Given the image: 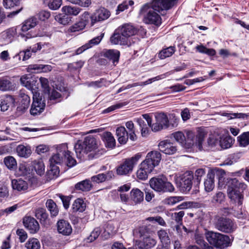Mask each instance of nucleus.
<instances>
[{
	"label": "nucleus",
	"instance_id": "f257e3e1",
	"mask_svg": "<svg viewBox=\"0 0 249 249\" xmlns=\"http://www.w3.org/2000/svg\"><path fill=\"white\" fill-rule=\"evenodd\" d=\"M178 0H153L144 4L140 9V13L143 17L146 23L159 26L161 23V18L158 13L171 8Z\"/></svg>",
	"mask_w": 249,
	"mask_h": 249
},
{
	"label": "nucleus",
	"instance_id": "f03ea898",
	"mask_svg": "<svg viewBox=\"0 0 249 249\" xmlns=\"http://www.w3.org/2000/svg\"><path fill=\"white\" fill-rule=\"evenodd\" d=\"M77 158H86L89 160L100 157L103 154L97 146L96 139L91 136L86 137L84 141L77 142L74 145Z\"/></svg>",
	"mask_w": 249,
	"mask_h": 249
},
{
	"label": "nucleus",
	"instance_id": "7ed1b4c3",
	"mask_svg": "<svg viewBox=\"0 0 249 249\" xmlns=\"http://www.w3.org/2000/svg\"><path fill=\"white\" fill-rule=\"evenodd\" d=\"M50 165H65L71 168L76 164V160L72 157L71 152L68 150L66 143L57 146L56 153L53 154L49 160Z\"/></svg>",
	"mask_w": 249,
	"mask_h": 249
},
{
	"label": "nucleus",
	"instance_id": "20e7f679",
	"mask_svg": "<svg viewBox=\"0 0 249 249\" xmlns=\"http://www.w3.org/2000/svg\"><path fill=\"white\" fill-rule=\"evenodd\" d=\"M227 194L228 197L235 203L241 205L243 195L242 192L246 189L247 185L237 178H230L228 182Z\"/></svg>",
	"mask_w": 249,
	"mask_h": 249
},
{
	"label": "nucleus",
	"instance_id": "39448f33",
	"mask_svg": "<svg viewBox=\"0 0 249 249\" xmlns=\"http://www.w3.org/2000/svg\"><path fill=\"white\" fill-rule=\"evenodd\" d=\"M205 236L210 244L216 248L223 249L231 245V240L227 235L206 230Z\"/></svg>",
	"mask_w": 249,
	"mask_h": 249
},
{
	"label": "nucleus",
	"instance_id": "423d86ee",
	"mask_svg": "<svg viewBox=\"0 0 249 249\" xmlns=\"http://www.w3.org/2000/svg\"><path fill=\"white\" fill-rule=\"evenodd\" d=\"M149 184L151 188L158 192H172L175 190L172 184L164 176L152 178Z\"/></svg>",
	"mask_w": 249,
	"mask_h": 249
},
{
	"label": "nucleus",
	"instance_id": "0eeeda50",
	"mask_svg": "<svg viewBox=\"0 0 249 249\" xmlns=\"http://www.w3.org/2000/svg\"><path fill=\"white\" fill-rule=\"evenodd\" d=\"M141 156L137 154L130 158L126 159L119 165L116 169L117 174L119 175H126L131 172L133 168L141 158Z\"/></svg>",
	"mask_w": 249,
	"mask_h": 249
},
{
	"label": "nucleus",
	"instance_id": "6e6552de",
	"mask_svg": "<svg viewBox=\"0 0 249 249\" xmlns=\"http://www.w3.org/2000/svg\"><path fill=\"white\" fill-rule=\"evenodd\" d=\"M206 135V133L202 129H199L197 134L195 135L194 132L189 131L186 133V142L189 144H197L200 149L202 148V143Z\"/></svg>",
	"mask_w": 249,
	"mask_h": 249
},
{
	"label": "nucleus",
	"instance_id": "1a4fd4ad",
	"mask_svg": "<svg viewBox=\"0 0 249 249\" xmlns=\"http://www.w3.org/2000/svg\"><path fill=\"white\" fill-rule=\"evenodd\" d=\"M215 226L218 231L226 233L232 232L236 229V225L232 220L224 217L218 218Z\"/></svg>",
	"mask_w": 249,
	"mask_h": 249
},
{
	"label": "nucleus",
	"instance_id": "9d476101",
	"mask_svg": "<svg viewBox=\"0 0 249 249\" xmlns=\"http://www.w3.org/2000/svg\"><path fill=\"white\" fill-rule=\"evenodd\" d=\"M156 122L151 125V129L154 132L161 130L163 128L170 127L169 120L164 113H156L155 115Z\"/></svg>",
	"mask_w": 249,
	"mask_h": 249
},
{
	"label": "nucleus",
	"instance_id": "9b49d317",
	"mask_svg": "<svg viewBox=\"0 0 249 249\" xmlns=\"http://www.w3.org/2000/svg\"><path fill=\"white\" fill-rule=\"evenodd\" d=\"M161 159V154L158 151H152L148 152L145 159L142 162L145 163L153 170L155 166L159 165Z\"/></svg>",
	"mask_w": 249,
	"mask_h": 249
},
{
	"label": "nucleus",
	"instance_id": "f8f14e48",
	"mask_svg": "<svg viewBox=\"0 0 249 249\" xmlns=\"http://www.w3.org/2000/svg\"><path fill=\"white\" fill-rule=\"evenodd\" d=\"M194 178L192 171H186L183 175L179 182V187L181 191L188 192L192 188L193 180Z\"/></svg>",
	"mask_w": 249,
	"mask_h": 249
},
{
	"label": "nucleus",
	"instance_id": "ddd939ff",
	"mask_svg": "<svg viewBox=\"0 0 249 249\" xmlns=\"http://www.w3.org/2000/svg\"><path fill=\"white\" fill-rule=\"evenodd\" d=\"M32 103V115H36L41 112L44 109L45 103L42 96L37 92L33 93Z\"/></svg>",
	"mask_w": 249,
	"mask_h": 249
},
{
	"label": "nucleus",
	"instance_id": "4468645a",
	"mask_svg": "<svg viewBox=\"0 0 249 249\" xmlns=\"http://www.w3.org/2000/svg\"><path fill=\"white\" fill-rule=\"evenodd\" d=\"M159 150L165 154L172 155L177 151V146L169 140H166L161 141L158 144Z\"/></svg>",
	"mask_w": 249,
	"mask_h": 249
},
{
	"label": "nucleus",
	"instance_id": "2eb2a0df",
	"mask_svg": "<svg viewBox=\"0 0 249 249\" xmlns=\"http://www.w3.org/2000/svg\"><path fill=\"white\" fill-rule=\"evenodd\" d=\"M101 54L102 56L112 61L114 65L118 62L120 55V52L114 49H104Z\"/></svg>",
	"mask_w": 249,
	"mask_h": 249
},
{
	"label": "nucleus",
	"instance_id": "dca6fc26",
	"mask_svg": "<svg viewBox=\"0 0 249 249\" xmlns=\"http://www.w3.org/2000/svg\"><path fill=\"white\" fill-rule=\"evenodd\" d=\"M110 16V12L107 9L101 7L93 14V22L102 21L107 19Z\"/></svg>",
	"mask_w": 249,
	"mask_h": 249
},
{
	"label": "nucleus",
	"instance_id": "f3484780",
	"mask_svg": "<svg viewBox=\"0 0 249 249\" xmlns=\"http://www.w3.org/2000/svg\"><path fill=\"white\" fill-rule=\"evenodd\" d=\"M57 227L58 232L64 235H69L72 232V228L70 224L64 219L58 221Z\"/></svg>",
	"mask_w": 249,
	"mask_h": 249
},
{
	"label": "nucleus",
	"instance_id": "a211bd4d",
	"mask_svg": "<svg viewBox=\"0 0 249 249\" xmlns=\"http://www.w3.org/2000/svg\"><path fill=\"white\" fill-rule=\"evenodd\" d=\"M136 243L140 249H150L156 245L157 241L150 236H147L144 237L142 241L136 240Z\"/></svg>",
	"mask_w": 249,
	"mask_h": 249
},
{
	"label": "nucleus",
	"instance_id": "6ab92c4d",
	"mask_svg": "<svg viewBox=\"0 0 249 249\" xmlns=\"http://www.w3.org/2000/svg\"><path fill=\"white\" fill-rule=\"evenodd\" d=\"M31 166L26 162H23L19 164L18 168L17 171V174L18 176H23L29 181L31 179Z\"/></svg>",
	"mask_w": 249,
	"mask_h": 249
},
{
	"label": "nucleus",
	"instance_id": "aec40b11",
	"mask_svg": "<svg viewBox=\"0 0 249 249\" xmlns=\"http://www.w3.org/2000/svg\"><path fill=\"white\" fill-rule=\"evenodd\" d=\"M207 175L213 180H214L215 178L218 179V183L220 185V183L223 182L225 172L221 169L215 168L210 169Z\"/></svg>",
	"mask_w": 249,
	"mask_h": 249
},
{
	"label": "nucleus",
	"instance_id": "412c9836",
	"mask_svg": "<svg viewBox=\"0 0 249 249\" xmlns=\"http://www.w3.org/2000/svg\"><path fill=\"white\" fill-rule=\"evenodd\" d=\"M20 35L25 37V40L31 38V20L30 19L26 20L20 27Z\"/></svg>",
	"mask_w": 249,
	"mask_h": 249
},
{
	"label": "nucleus",
	"instance_id": "4be33fe9",
	"mask_svg": "<svg viewBox=\"0 0 249 249\" xmlns=\"http://www.w3.org/2000/svg\"><path fill=\"white\" fill-rule=\"evenodd\" d=\"M153 170L147 165L142 162L140 165V168L136 173L137 177L141 180H144L148 178V175L150 174Z\"/></svg>",
	"mask_w": 249,
	"mask_h": 249
},
{
	"label": "nucleus",
	"instance_id": "5701e85b",
	"mask_svg": "<svg viewBox=\"0 0 249 249\" xmlns=\"http://www.w3.org/2000/svg\"><path fill=\"white\" fill-rule=\"evenodd\" d=\"M111 43L114 44L125 45L127 44V39L118 29L110 37Z\"/></svg>",
	"mask_w": 249,
	"mask_h": 249
},
{
	"label": "nucleus",
	"instance_id": "b1692460",
	"mask_svg": "<svg viewBox=\"0 0 249 249\" xmlns=\"http://www.w3.org/2000/svg\"><path fill=\"white\" fill-rule=\"evenodd\" d=\"M121 32L122 35L125 37L127 39L128 38L135 35L137 33L136 29L132 25L126 24L118 29Z\"/></svg>",
	"mask_w": 249,
	"mask_h": 249
},
{
	"label": "nucleus",
	"instance_id": "393cba45",
	"mask_svg": "<svg viewBox=\"0 0 249 249\" xmlns=\"http://www.w3.org/2000/svg\"><path fill=\"white\" fill-rule=\"evenodd\" d=\"M116 134L118 142L121 144H125L128 138V133L124 126L118 127L116 130Z\"/></svg>",
	"mask_w": 249,
	"mask_h": 249
},
{
	"label": "nucleus",
	"instance_id": "a878e982",
	"mask_svg": "<svg viewBox=\"0 0 249 249\" xmlns=\"http://www.w3.org/2000/svg\"><path fill=\"white\" fill-rule=\"evenodd\" d=\"M51 16L50 12L46 10L39 11L36 16L32 17V28L37 24V18L41 21H45L48 19Z\"/></svg>",
	"mask_w": 249,
	"mask_h": 249
},
{
	"label": "nucleus",
	"instance_id": "bb28decb",
	"mask_svg": "<svg viewBox=\"0 0 249 249\" xmlns=\"http://www.w3.org/2000/svg\"><path fill=\"white\" fill-rule=\"evenodd\" d=\"M36 217L40 221L41 224L45 225L48 219L49 215L46 210L42 208H39L35 212Z\"/></svg>",
	"mask_w": 249,
	"mask_h": 249
},
{
	"label": "nucleus",
	"instance_id": "cd10ccee",
	"mask_svg": "<svg viewBox=\"0 0 249 249\" xmlns=\"http://www.w3.org/2000/svg\"><path fill=\"white\" fill-rule=\"evenodd\" d=\"M149 232V229L146 226L143 225L134 229L133 234L135 238L139 239L146 236Z\"/></svg>",
	"mask_w": 249,
	"mask_h": 249
},
{
	"label": "nucleus",
	"instance_id": "c85d7f7f",
	"mask_svg": "<svg viewBox=\"0 0 249 249\" xmlns=\"http://www.w3.org/2000/svg\"><path fill=\"white\" fill-rule=\"evenodd\" d=\"M16 151L18 156L24 158L29 157L31 153L30 145L25 146L23 144H20L17 146Z\"/></svg>",
	"mask_w": 249,
	"mask_h": 249
},
{
	"label": "nucleus",
	"instance_id": "c756f323",
	"mask_svg": "<svg viewBox=\"0 0 249 249\" xmlns=\"http://www.w3.org/2000/svg\"><path fill=\"white\" fill-rule=\"evenodd\" d=\"M102 139L105 143L106 146L113 148L115 145V140L110 132H105L102 134Z\"/></svg>",
	"mask_w": 249,
	"mask_h": 249
},
{
	"label": "nucleus",
	"instance_id": "7c9ffc66",
	"mask_svg": "<svg viewBox=\"0 0 249 249\" xmlns=\"http://www.w3.org/2000/svg\"><path fill=\"white\" fill-rule=\"evenodd\" d=\"M143 193L139 189H133L130 192L131 200L135 203L141 202L143 200Z\"/></svg>",
	"mask_w": 249,
	"mask_h": 249
},
{
	"label": "nucleus",
	"instance_id": "2f4dec72",
	"mask_svg": "<svg viewBox=\"0 0 249 249\" xmlns=\"http://www.w3.org/2000/svg\"><path fill=\"white\" fill-rule=\"evenodd\" d=\"M14 31L11 30L3 32L0 36V43L1 45H6L10 43L14 37Z\"/></svg>",
	"mask_w": 249,
	"mask_h": 249
},
{
	"label": "nucleus",
	"instance_id": "473e14b6",
	"mask_svg": "<svg viewBox=\"0 0 249 249\" xmlns=\"http://www.w3.org/2000/svg\"><path fill=\"white\" fill-rule=\"evenodd\" d=\"M14 99L10 95H6L0 100L1 110L5 111L8 110L9 106L14 103Z\"/></svg>",
	"mask_w": 249,
	"mask_h": 249
},
{
	"label": "nucleus",
	"instance_id": "72a5a7b5",
	"mask_svg": "<svg viewBox=\"0 0 249 249\" xmlns=\"http://www.w3.org/2000/svg\"><path fill=\"white\" fill-rule=\"evenodd\" d=\"M46 206L50 212L51 217H55L58 215L59 209L53 200L48 199L46 202Z\"/></svg>",
	"mask_w": 249,
	"mask_h": 249
},
{
	"label": "nucleus",
	"instance_id": "f704fd0d",
	"mask_svg": "<svg viewBox=\"0 0 249 249\" xmlns=\"http://www.w3.org/2000/svg\"><path fill=\"white\" fill-rule=\"evenodd\" d=\"M86 208V204L81 198L76 199L72 205V209L73 212H84Z\"/></svg>",
	"mask_w": 249,
	"mask_h": 249
},
{
	"label": "nucleus",
	"instance_id": "c9c22d12",
	"mask_svg": "<svg viewBox=\"0 0 249 249\" xmlns=\"http://www.w3.org/2000/svg\"><path fill=\"white\" fill-rule=\"evenodd\" d=\"M142 118H139L136 119L137 122L139 124L141 128L149 126L151 128L152 119L148 114H143L142 115Z\"/></svg>",
	"mask_w": 249,
	"mask_h": 249
},
{
	"label": "nucleus",
	"instance_id": "e433bc0d",
	"mask_svg": "<svg viewBox=\"0 0 249 249\" xmlns=\"http://www.w3.org/2000/svg\"><path fill=\"white\" fill-rule=\"evenodd\" d=\"M12 185L13 189L18 191H24L28 188V185L26 181L22 179H13L12 181Z\"/></svg>",
	"mask_w": 249,
	"mask_h": 249
},
{
	"label": "nucleus",
	"instance_id": "4c0bfd02",
	"mask_svg": "<svg viewBox=\"0 0 249 249\" xmlns=\"http://www.w3.org/2000/svg\"><path fill=\"white\" fill-rule=\"evenodd\" d=\"M234 141V140L231 136L228 135L221 137L219 142L222 148L227 149L231 146Z\"/></svg>",
	"mask_w": 249,
	"mask_h": 249
},
{
	"label": "nucleus",
	"instance_id": "58836bf2",
	"mask_svg": "<svg viewBox=\"0 0 249 249\" xmlns=\"http://www.w3.org/2000/svg\"><path fill=\"white\" fill-rule=\"evenodd\" d=\"M81 9L79 7L71 6H65L62 7V12L68 16H76L81 12Z\"/></svg>",
	"mask_w": 249,
	"mask_h": 249
},
{
	"label": "nucleus",
	"instance_id": "ea45409f",
	"mask_svg": "<svg viewBox=\"0 0 249 249\" xmlns=\"http://www.w3.org/2000/svg\"><path fill=\"white\" fill-rule=\"evenodd\" d=\"M118 228L112 222H108L106 225L103 233L107 238L114 235L117 231Z\"/></svg>",
	"mask_w": 249,
	"mask_h": 249
},
{
	"label": "nucleus",
	"instance_id": "a19ab883",
	"mask_svg": "<svg viewBox=\"0 0 249 249\" xmlns=\"http://www.w3.org/2000/svg\"><path fill=\"white\" fill-rule=\"evenodd\" d=\"M32 166L37 175L41 176L44 174L45 166L42 159L35 160Z\"/></svg>",
	"mask_w": 249,
	"mask_h": 249
},
{
	"label": "nucleus",
	"instance_id": "79ce46f5",
	"mask_svg": "<svg viewBox=\"0 0 249 249\" xmlns=\"http://www.w3.org/2000/svg\"><path fill=\"white\" fill-rule=\"evenodd\" d=\"M75 187L77 190L89 191L91 189L92 185L89 180L86 179L76 184Z\"/></svg>",
	"mask_w": 249,
	"mask_h": 249
},
{
	"label": "nucleus",
	"instance_id": "37998d69",
	"mask_svg": "<svg viewBox=\"0 0 249 249\" xmlns=\"http://www.w3.org/2000/svg\"><path fill=\"white\" fill-rule=\"evenodd\" d=\"M59 174V169L56 165H50V169L47 174V180H50L56 178Z\"/></svg>",
	"mask_w": 249,
	"mask_h": 249
},
{
	"label": "nucleus",
	"instance_id": "c03bdc74",
	"mask_svg": "<svg viewBox=\"0 0 249 249\" xmlns=\"http://www.w3.org/2000/svg\"><path fill=\"white\" fill-rule=\"evenodd\" d=\"M175 52V48L173 46H170L162 50L159 53V57L161 59L171 56Z\"/></svg>",
	"mask_w": 249,
	"mask_h": 249
},
{
	"label": "nucleus",
	"instance_id": "a18cd8bd",
	"mask_svg": "<svg viewBox=\"0 0 249 249\" xmlns=\"http://www.w3.org/2000/svg\"><path fill=\"white\" fill-rule=\"evenodd\" d=\"M4 163L6 166L10 170L16 168L17 163L16 159L12 156H7L4 159Z\"/></svg>",
	"mask_w": 249,
	"mask_h": 249
},
{
	"label": "nucleus",
	"instance_id": "49530a36",
	"mask_svg": "<svg viewBox=\"0 0 249 249\" xmlns=\"http://www.w3.org/2000/svg\"><path fill=\"white\" fill-rule=\"evenodd\" d=\"M157 233L160 241L163 244L167 245L170 243V239L166 230L163 229L160 230L158 231Z\"/></svg>",
	"mask_w": 249,
	"mask_h": 249
},
{
	"label": "nucleus",
	"instance_id": "de8ad7c7",
	"mask_svg": "<svg viewBox=\"0 0 249 249\" xmlns=\"http://www.w3.org/2000/svg\"><path fill=\"white\" fill-rule=\"evenodd\" d=\"M92 17L93 14L90 15L89 13L88 12H85L81 16H80V21L84 24V25L86 26L90 21V25L91 26H93L95 23V22H93L92 21Z\"/></svg>",
	"mask_w": 249,
	"mask_h": 249
},
{
	"label": "nucleus",
	"instance_id": "09e8293b",
	"mask_svg": "<svg viewBox=\"0 0 249 249\" xmlns=\"http://www.w3.org/2000/svg\"><path fill=\"white\" fill-rule=\"evenodd\" d=\"M222 116L227 117L229 119H231L233 118H242L243 119H248L249 117V115L248 114L239 113H231L227 112H223L222 113Z\"/></svg>",
	"mask_w": 249,
	"mask_h": 249
},
{
	"label": "nucleus",
	"instance_id": "8fccbe9b",
	"mask_svg": "<svg viewBox=\"0 0 249 249\" xmlns=\"http://www.w3.org/2000/svg\"><path fill=\"white\" fill-rule=\"evenodd\" d=\"M240 146L245 147L249 144V132H244L237 137Z\"/></svg>",
	"mask_w": 249,
	"mask_h": 249
},
{
	"label": "nucleus",
	"instance_id": "3c124183",
	"mask_svg": "<svg viewBox=\"0 0 249 249\" xmlns=\"http://www.w3.org/2000/svg\"><path fill=\"white\" fill-rule=\"evenodd\" d=\"M184 199V197L183 196H170L166 198L164 200V204L173 206L175 205L176 204L182 201Z\"/></svg>",
	"mask_w": 249,
	"mask_h": 249
},
{
	"label": "nucleus",
	"instance_id": "603ef678",
	"mask_svg": "<svg viewBox=\"0 0 249 249\" xmlns=\"http://www.w3.org/2000/svg\"><path fill=\"white\" fill-rule=\"evenodd\" d=\"M205 190L207 192H211L214 188V180L207 175L204 182Z\"/></svg>",
	"mask_w": 249,
	"mask_h": 249
},
{
	"label": "nucleus",
	"instance_id": "864d4df0",
	"mask_svg": "<svg viewBox=\"0 0 249 249\" xmlns=\"http://www.w3.org/2000/svg\"><path fill=\"white\" fill-rule=\"evenodd\" d=\"M55 19L59 23L64 25L68 24L71 21V18L66 14H64V15L60 14L57 16L55 17Z\"/></svg>",
	"mask_w": 249,
	"mask_h": 249
},
{
	"label": "nucleus",
	"instance_id": "5fc2aeb1",
	"mask_svg": "<svg viewBox=\"0 0 249 249\" xmlns=\"http://www.w3.org/2000/svg\"><path fill=\"white\" fill-rule=\"evenodd\" d=\"M21 84L27 89L31 90V76L29 74H25L20 78Z\"/></svg>",
	"mask_w": 249,
	"mask_h": 249
},
{
	"label": "nucleus",
	"instance_id": "6e6d98bb",
	"mask_svg": "<svg viewBox=\"0 0 249 249\" xmlns=\"http://www.w3.org/2000/svg\"><path fill=\"white\" fill-rule=\"evenodd\" d=\"M104 33H101V35L89 40L86 43L88 49H89L93 46L97 45L100 43L104 36Z\"/></svg>",
	"mask_w": 249,
	"mask_h": 249
},
{
	"label": "nucleus",
	"instance_id": "4d7b16f0",
	"mask_svg": "<svg viewBox=\"0 0 249 249\" xmlns=\"http://www.w3.org/2000/svg\"><path fill=\"white\" fill-rule=\"evenodd\" d=\"M12 83L6 78L0 79V89L3 91L12 89Z\"/></svg>",
	"mask_w": 249,
	"mask_h": 249
},
{
	"label": "nucleus",
	"instance_id": "13d9d810",
	"mask_svg": "<svg viewBox=\"0 0 249 249\" xmlns=\"http://www.w3.org/2000/svg\"><path fill=\"white\" fill-rule=\"evenodd\" d=\"M30 48L22 51H20L18 54L16 55L15 57H18L19 60L21 59L22 57V60L25 61L29 59L31 56V52L30 51Z\"/></svg>",
	"mask_w": 249,
	"mask_h": 249
},
{
	"label": "nucleus",
	"instance_id": "bf43d9fd",
	"mask_svg": "<svg viewBox=\"0 0 249 249\" xmlns=\"http://www.w3.org/2000/svg\"><path fill=\"white\" fill-rule=\"evenodd\" d=\"M239 157L238 154H233L229 156V157L225 160L222 165H231L237 161Z\"/></svg>",
	"mask_w": 249,
	"mask_h": 249
},
{
	"label": "nucleus",
	"instance_id": "052dcab7",
	"mask_svg": "<svg viewBox=\"0 0 249 249\" xmlns=\"http://www.w3.org/2000/svg\"><path fill=\"white\" fill-rule=\"evenodd\" d=\"M19 96L21 98V103L23 105V107H27L30 102V96L26 94L22 90L20 91Z\"/></svg>",
	"mask_w": 249,
	"mask_h": 249
},
{
	"label": "nucleus",
	"instance_id": "680f3d73",
	"mask_svg": "<svg viewBox=\"0 0 249 249\" xmlns=\"http://www.w3.org/2000/svg\"><path fill=\"white\" fill-rule=\"evenodd\" d=\"M184 215V211H180L179 212H176L171 214V217L172 220H175L177 224L182 225V218Z\"/></svg>",
	"mask_w": 249,
	"mask_h": 249
},
{
	"label": "nucleus",
	"instance_id": "e2e57ef3",
	"mask_svg": "<svg viewBox=\"0 0 249 249\" xmlns=\"http://www.w3.org/2000/svg\"><path fill=\"white\" fill-rule=\"evenodd\" d=\"M176 141L178 143L183 145L186 142V137L181 131L176 132L172 134Z\"/></svg>",
	"mask_w": 249,
	"mask_h": 249
},
{
	"label": "nucleus",
	"instance_id": "0e129e2a",
	"mask_svg": "<svg viewBox=\"0 0 249 249\" xmlns=\"http://www.w3.org/2000/svg\"><path fill=\"white\" fill-rule=\"evenodd\" d=\"M134 2L132 0L124 1L118 6L117 9L116 10V14H119L121 12H123L124 10L127 9L129 6H132Z\"/></svg>",
	"mask_w": 249,
	"mask_h": 249
},
{
	"label": "nucleus",
	"instance_id": "69168bd1",
	"mask_svg": "<svg viewBox=\"0 0 249 249\" xmlns=\"http://www.w3.org/2000/svg\"><path fill=\"white\" fill-rule=\"evenodd\" d=\"M206 173L205 169L204 168H198L195 172V179L197 182V185L199 184L201 180L202 177Z\"/></svg>",
	"mask_w": 249,
	"mask_h": 249
},
{
	"label": "nucleus",
	"instance_id": "338daca9",
	"mask_svg": "<svg viewBox=\"0 0 249 249\" xmlns=\"http://www.w3.org/2000/svg\"><path fill=\"white\" fill-rule=\"evenodd\" d=\"M196 242L201 247L207 246V243L204 241L203 235L198 232H196L195 235Z\"/></svg>",
	"mask_w": 249,
	"mask_h": 249
},
{
	"label": "nucleus",
	"instance_id": "774afa93",
	"mask_svg": "<svg viewBox=\"0 0 249 249\" xmlns=\"http://www.w3.org/2000/svg\"><path fill=\"white\" fill-rule=\"evenodd\" d=\"M101 233L100 228H96L91 232L90 235L87 238V242H91L94 241L99 236Z\"/></svg>",
	"mask_w": 249,
	"mask_h": 249
}]
</instances>
